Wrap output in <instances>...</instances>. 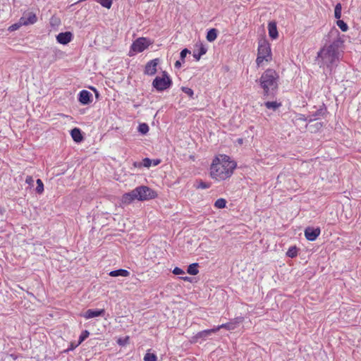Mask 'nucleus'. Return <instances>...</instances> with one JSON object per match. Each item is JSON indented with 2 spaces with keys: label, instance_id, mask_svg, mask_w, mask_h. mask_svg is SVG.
Returning a JSON list of instances; mask_svg holds the SVG:
<instances>
[{
  "label": "nucleus",
  "instance_id": "nucleus-1",
  "mask_svg": "<svg viewBox=\"0 0 361 361\" xmlns=\"http://www.w3.org/2000/svg\"><path fill=\"white\" fill-rule=\"evenodd\" d=\"M235 167V160L213 159L210 166V176L216 181L224 180L231 177Z\"/></svg>",
  "mask_w": 361,
  "mask_h": 361
},
{
  "label": "nucleus",
  "instance_id": "nucleus-2",
  "mask_svg": "<svg viewBox=\"0 0 361 361\" xmlns=\"http://www.w3.org/2000/svg\"><path fill=\"white\" fill-rule=\"evenodd\" d=\"M279 75L271 68L267 69L259 79L260 87L263 89L264 96L274 95L279 87Z\"/></svg>",
  "mask_w": 361,
  "mask_h": 361
},
{
  "label": "nucleus",
  "instance_id": "nucleus-3",
  "mask_svg": "<svg viewBox=\"0 0 361 361\" xmlns=\"http://www.w3.org/2000/svg\"><path fill=\"white\" fill-rule=\"evenodd\" d=\"M156 197H157V193H156L154 190L142 185L135 188L128 193H124L123 197H121V202L125 204H128L135 200L146 201L153 200Z\"/></svg>",
  "mask_w": 361,
  "mask_h": 361
},
{
  "label": "nucleus",
  "instance_id": "nucleus-4",
  "mask_svg": "<svg viewBox=\"0 0 361 361\" xmlns=\"http://www.w3.org/2000/svg\"><path fill=\"white\" fill-rule=\"evenodd\" d=\"M338 46L334 42L320 50L318 53V59L322 60L323 65L330 68L338 61Z\"/></svg>",
  "mask_w": 361,
  "mask_h": 361
},
{
  "label": "nucleus",
  "instance_id": "nucleus-5",
  "mask_svg": "<svg viewBox=\"0 0 361 361\" xmlns=\"http://www.w3.org/2000/svg\"><path fill=\"white\" fill-rule=\"evenodd\" d=\"M271 60V52L269 43L264 39L259 41L257 57L256 63L257 66H262L263 62H269Z\"/></svg>",
  "mask_w": 361,
  "mask_h": 361
},
{
  "label": "nucleus",
  "instance_id": "nucleus-6",
  "mask_svg": "<svg viewBox=\"0 0 361 361\" xmlns=\"http://www.w3.org/2000/svg\"><path fill=\"white\" fill-rule=\"evenodd\" d=\"M171 85V80L166 72H164L162 77H156L152 82L153 87L157 91H163L168 89Z\"/></svg>",
  "mask_w": 361,
  "mask_h": 361
},
{
  "label": "nucleus",
  "instance_id": "nucleus-7",
  "mask_svg": "<svg viewBox=\"0 0 361 361\" xmlns=\"http://www.w3.org/2000/svg\"><path fill=\"white\" fill-rule=\"evenodd\" d=\"M152 42L146 37H139L133 42L131 45V50L134 52H142L148 47L152 44Z\"/></svg>",
  "mask_w": 361,
  "mask_h": 361
},
{
  "label": "nucleus",
  "instance_id": "nucleus-8",
  "mask_svg": "<svg viewBox=\"0 0 361 361\" xmlns=\"http://www.w3.org/2000/svg\"><path fill=\"white\" fill-rule=\"evenodd\" d=\"M243 317H238L233 319H231V322H227L224 324H220L217 326L214 327V329L216 330V331H219L221 329H225L228 331H232L235 329L236 327L238 326L239 324L243 322Z\"/></svg>",
  "mask_w": 361,
  "mask_h": 361
},
{
  "label": "nucleus",
  "instance_id": "nucleus-9",
  "mask_svg": "<svg viewBox=\"0 0 361 361\" xmlns=\"http://www.w3.org/2000/svg\"><path fill=\"white\" fill-rule=\"evenodd\" d=\"M320 228H313V227H307L305 229V238L308 240L309 241H314L315 240L317 237L320 235Z\"/></svg>",
  "mask_w": 361,
  "mask_h": 361
},
{
  "label": "nucleus",
  "instance_id": "nucleus-10",
  "mask_svg": "<svg viewBox=\"0 0 361 361\" xmlns=\"http://www.w3.org/2000/svg\"><path fill=\"white\" fill-rule=\"evenodd\" d=\"M159 62V59H154L149 61L145 66V73L149 75H154L157 72V66Z\"/></svg>",
  "mask_w": 361,
  "mask_h": 361
},
{
  "label": "nucleus",
  "instance_id": "nucleus-11",
  "mask_svg": "<svg viewBox=\"0 0 361 361\" xmlns=\"http://www.w3.org/2000/svg\"><path fill=\"white\" fill-rule=\"evenodd\" d=\"M105 314L104 310H88L84 313L83 317L86 319H90L96 317H102Z\"/></svg>",
  "mask_w": 361,
  "mask_h": 361
},
{
  "label": "nucleus",
  "instance_id": "nucleus-12",
  "mask_svg": "<svg viewBox=\"0 0 361 361\" xmlns=\"http://www.w3.org/2000/svg\"><path fill=\"white\" fill-rule=\"evenodd\" d=\"M71 39L72 34L70 32H61L56 36L57 42L61 44H67Z\"/></svg>",
  "mask_w": 361,
  "mask_h": 361
},
{
  "label": "nucleus",
  "instance_id": "nucleus-13",
  "mask_svg": "<svg viewBox=\"0 0 361 361\" xmlns=\"http://www.w3.org/2000/svg\"><path fill=\"white\" fill-rule=\"evenodd\" d=\"M92 94L87 90H82L79 94V102L84 105L89 104L92 100Z\"/></svg>",
  "mask_w": 361,
  "mask_h": 361
},
{
  "label": "nucleus",
  "instance_id": "nucleus-14",
  "mask_svg": "<svg viewBox=\"0 0 361 361\" xmlns=\"http://www.w3.org/2000/svg\"><path fill=\"white\" fill-rule=\"evenodd\" d=\"M216 331L214 329V328L210 329H207L204 331H199L197 334H195L194 339L195 341H197L199 339L205 340L207 338H209L212 334L216 333Z\"/></svg>",
  "mask_w": 361,
  "mask_h": 361
},
{
  "label": "nucleus",
  "instance_id": "nucleus-15",
  "mask_svg": "<svg viewBox=\"0 0 361 361\" xmlns=\"http://www.w3.org/2000/svg\"><path fill=\"white\" fill-rule=\"evenodd\" d=\"M269 35L271 38L275 39L278 37V30L276 23L274 21H271L268 24Z\"/></svg>",
  "mask_w": 361,
  "mask_h": 361
},
{
  "label": "nucleus",
  "instance_id": "nucleus-16",
  "mask_svg": "<svg viewBox=\"0 0 361 361\" xmlns=\"http://www.w3.org/2000/svg\"><path fill=\"white\" fill-rule=\"evenodd\" d=\"M71 135L73 140L76 142H80L83 140L81 131L78 128L72 129L71 131Z\"/></svg>",
  "mask_w": 361,
  "mask_h": 361
},
{
  "label": "nucleus",
  "instance_id": "nucleus-17",
  "mask_svg": "<svg viewBox=\"0 0 361 361\" xmlns=\"http://www.w3.org/2000/svg\"><path fill=\"white\" fill-rule=\"evenodd\" d=\"M130 273L128 270L120 269L117 270L112 271L109 272V276L112 277H118V276H123V277H128L129 276Z\"/></svg>",
  "mask_w": 361,
  "mask_h": 361
},
{
  "label": "nucleus",
  "instance_id": "nucleus-18",
  "mask_svg": "<svg viewBox=\"0 0 361 361\" xmlns=\"http://www.w3.org/2000/svg\"><path fill=\"white\" fill-rule=\"evenodd\" d=\"M36 20H37V17H36L35 14L32 13H28V17L27 18V19H25V17H23L20 20L21 25L22 24H23V25L33 24L34 23L36 22Z\"/></svg>",
  "mask_w": 361,
  "mask_h": 361
},
{
  "label": "nucleus",
  "instance_id": "nucleus-19",
  "mask_svg": "<svg viewBox=\"0 0 361 361\" xmlns=\"http://www.w3.org/2000/svg\"><path fill=\"white\" fill-rule=\"evenodd\" d=\"M142 161V167L148 168L151 166H158L161 163L160 159H143Z\"/></svg>",
  "mask_w": 361,
  "mask_h": 361
},
{
  "label": "nucleus",
  "instance_id": "nucleus-20",
  "mask_svg": "<svg viewBox=\"0 0 361 361\" xmlns=\"http://www.w3.org/2000/svg\"><path fill=\"white\" fill-rule=\"evenodd\" d=\"M210 186H211L210 183L205 182V181H203L202 180H197L195 183V187L197 189L204 190V189H207V188H209Z\"/></svg>",
  "mask_w": 361,
  "mask_h": 361
},
{
  "label": "nucleus",
  "instance_id": "nucleus-21",
  "mask_svg": "<svg viewBox=\"0 0 361 361\" xmlns=\"http://www.w3.org/2000/svg\"><path fill=\"white\" fill-rule=\"evenodd\" d=\"M198 267H199V265H198V263H197V262L190 264L187 269L188 274H191V275L198 274V273H199Z\"/></svg>",
  "mask_w": 361,
  "mask_h": 361
},
{
  "label": "nucleus",
  "instance_id": "nucleus-22",
  "mask_svg": "<svg viewBox=\"0 0 361 361\" xmlns=\"http://www.w3.org/2000/svg\"><path fill=\"white\" fill-rule=\"evenodd\" d=\"M206 52H207V49L204 47V45L201 44L200 47V49H199V51L198 52L194 51L193 56L196 59V61H199L200 57L202 55L205 54Z\"/></svg>",
  "mask_w": 361,
  "mask_h": 361
},
{
  "label": "nucleus",
  "instance_id": "nucleus-23",
  "mask_svg": "<svg viewBox=\"0 0 361 361\" xmlns=\"http://www.w3.org/2000/svg\"><path fill=\"white\" fill-rule=\"evenodd\" d=\"M264 106L267 109H273L274 111H275L281 106V104L277 102H267L264 103Z\"/></svg>",
  "mask_w": 361,
  "mask_h": 361
},
{
  "label": "nucleus",
  "instance_id": "nucleus-24",
  "mask_svg": "<svg viewBox=\"0 0 361 361\" xmlns=\"http://www.w3.org/2000/svg\"><path fill=\"white\" fill-rule=\"evenodd\" d=\"M217 37V31L216 29L213 28V29H211L208 32H207V39L209 41V42H213L216 39Z\"/></svg>",
  "mask_w": 361,
  "mask_h": 361
},
{
  "label": "nucleus",
  "instance_id": "nucleus-25",
  "mask_svg": "<svg viewBox=\"0 0 361 361\" xmlns=\"http://www.w3.org/2000/svg\"><path fill=\"white\" fill-rule=\"evenodd\" d=\"M227 202L224 198H220L214 203V206L216 209H224Z\"/></svg>",
  "mask_w": 361,
  "mask_h": 361
},
{
  "label": "nucleus",
  "instance_id": "nucleus-26",
  "mask_svg": "<svg viewBox=\"0 0 361 361\" xmlns=\"http://www.w3.org/2000/svg\"><path fill=\"white\" fill-rule=\"evenodd\" d=\"M286 255L288 257L293 258L298 255V249L295 247H290L289 250H287Z\"/></svg>",
  "mask_w": 361,
  "mask_h": 361
},
{
  "label": "nucleus",
  "instance_id": "nucleus-27",
  "mask_svg": "<svg viewBox=\"0 0 361 361\" xmlns=\"http://www.w3.org/2000/svg\"><path fill=\"white\" fill-rule=\"evenodd\" d=\"M144 361H157V356L154 353L147 352L143 357Z\"/></svg>",
  "mask_w": 361,
  "mask_h": 361
},
{
  "label": "nucleus",
  "instance_id": "nucleus-28",
  "mask_svg": "<svg viewBox=\"0 0 361 361\" xmlns=\"http://www.w3.org/2000/svg\"><path fill=\"white\" fill-rule=\"evenodd\" d=\"M36 183H37V187L35 188L36 192H37L39 194H42V192L44 191L43 182L39 178H38L36 180Z\"/></svg>",
  "mask_w": 361,
  "mask_h": 361
},
{
  "label": "nucleus",
  "instance_id": "nucleus-29",
  "mask_svg": "<svg viewBox=\"0 0 361 361\" xmlns=\"http://www.w3.org/2000/svg\"><path fill=\"white\" fill-rule=\"evenodd\" d=\"M341 4L340 3L337 4L335 6L334 17L336 19H340L341 17Z\"/></svg>",
  "mask_w": 361,
  "mask_h": 361
},
{
  "label": "nucleus",
  "instance_id": "nucleus-30",
  "mask_svg": "<svg viewBox=\"0 0 361 361\" xmlns=\"http://www.w3.org/2000/svg\"><path fill=\"white\" fill-rule=\"evenodd\" d=\"M336 25L343 32H346L348 29V25L343 20L338 19Z\"/></svg>",
  "mask_w": 361,
  "mask_h": 361
},
{
  "label": "nucleus",
  "instance_id": "nucleus-31",
  "mask_svg": "<svg viewBox=\"0 0 361 361\" xmlns=\"http://www.w3.org/2000/svg\"><path fill=\"white\" fill-rule=\"evenodd\" d=\"M307 120V118L305 116V115L301 114H298L295 115V116L293 118V122L297 124L299 121H305Z\"/></svg>",
  "mask_w": 361,
  "mask_h": 361
},
{
  "label": "nucleus",
  "instance_id": "nucleus-32",
  "mask_svg": "<svg viewBox=\"0 0 361 361\" xmlns=\"http://www.w3.org/2000/svg\"><path fill=\"white\" fill-rule=\"evenodd\" d=\"M138 131L142 134H146L149 131V126L146 123H141L138 126Z\"/></svg>",
  "mask_w": 361,
  "mask_h": 361
},
{
  "label": "nucleus",
  "instance_id": "nucleus-33",
  "mask_svg": "<svg viewBox=\"0 0 361 361\" xmlns=\"http://www.w3.org/2000/svg\"><path fill=\"white\" fill-rule=\"evenodd\" d=\"M97 2L106 8H110L112 5L111 0H99Z\"/></svg>",
  "mask_w": 361,
  "mask_h": 361
},
{
  "label": "nucleus",
  "instance_id": "nucleus-34",
  "mask_svg": "<svg viewBox=\"0 0 361 361\" xmlns=\"http://www.w3.org/2000/svg\"><path fill=\"white\" fill-rule=\"evenodd\" d=\"M89 336V332L88 331H84L80 334L79 337V344L82 343L86 338H87Z\"/></svg>",
  "mask_w": 361,
  "mask_h": 361
},
{
  "label": "nucleus",
  "instance_id": "nucleus-35",
  "mask_svg": "<svg viewBox=\"0 0 361 361\" xmlns=\"http://www.w3.org/2000/svg\"><path fill=\"white\" fill-rule=\"evenodd\" d=\"M182 91L187 94L188 96H190V97H192L193 96V90L191 89V88H189V87H182Z\"/></svg>",
  "mask_w": 361,
  "mask_h": 361
},
{
  "label": "nucleus",
  "instance_id": "nucleus-36",
  "mask_svg": "<svg viewBox=\"0 0 361 361\" xmlns=\"http://www.w3.org/2000/svg\"><path fill=\"white\" fill-rule=\"evenodd\" d=\"M172 273L174 275H180V274H184L185 271L183 270V269H180L179 267H175V268H173Z\"/></svg>",
  "mask_w": 361,
  "mask_h": 361
},
{
  "label": "nucleus",
  "instance_id": "nucleus-37",
  "mask_svg": "<svg viewBox=\"0 0 361 361\" xmlns=\"http://www.w3.org/2000/svg\"><path fill=\"white\" fill-rule=\"evenodd\" d=\"M190 53V51L188 49H184L180 51V57L182 61H184L187 54Z\"/></svg>",
  "mask_w": 361,
  "mask_h": 361
},
{
  "label": "nucleus",
  "instance_id": "nucleus-38",
  "mask_svg": "<svg viewBox=\"0 0 361 361\" xmlns=\"http://www.w3.org/2000/svg\"><path fill=\"white\" fill-rule=\"evenodd\" d=\"M25 183L29 185H33V178L31 176H27V178H25Z\"/></svg>",
  "mask_w": 361,
  "mask_h": 361
},
{
  "label": "nucleus",
  "instance_id": "nucleus-39",
  "mask_svg": "<svg viewBox=\"0 0 361 361\" xmlns=\"http://www.w3.org/2000/svg\"><path fill=\"white\" fill-rule=\"evenodd\" d=\"M133 165H134V167L135 168L140 169L142 167V161H135L134 164H133Z\"/></svg>",
  "mask_w": 361,
  "mask_h": 361
},
{
  "label": "nucleus",
  "instance_id": "nucleus-40",
  "mask_svg": "<svg viewBox=\"0 0 361 361\" xmlns=\"http://www.w3.org/2000/svg\"><path fill=\"white\" fill-rule=\"evenodd\" d=\"M20 25L18 24H14L13 25H11L10 27H9V30H17L18 28H19Z\"/></svg>",
  "mask_w": 361,
  "mask_h": 361
},
{
  "label": "nucleus",
  "instance_id": "nucleus-41",
  "mask_svg": "<svg viewBox=\"0 0 361 361\" xmlns=\"http://www.w3.org/2000/svg\"><path fill=\"white\" fill-rule=\"evenodd\" d=\"M180 279L184 281H188V282H190L191 281L190 276H180Z\"/></svg>",
  "mask_w": 361,
  "mask_h": 361
},
{
  "label": "nucleus",
  "instance_id": "nucleus-42",
  "mask_svg": "<svg viewBox=\"0 0 361 361\" xmlns=\"http://www.w3.org/2000/svg\"><path fill=\"white\" fill-rule=\"evenodd\" d=\"M324 113V110L322 109H320L318 111H317V112L314 114V116H321V115H323Z\"/></svg>",
  "mask_w": 361,
  "mask_h": 361
},
{
  "label": "nucleus",
  "instance_id": "nucleus-43",
  "mask_svg": "<svg viewBox=\"0 0 361 361\" xmlns=\"http://www.w3.org/2000/svg\"><path fill=\"white\" fill-rule=\"evenodd\" d=\"M174 66L175 68H180L181 67V62L180 61H176Z\"/></svg>",
  "mask_w": 361,
  "mask_h": 361
},
{
  "label": "nucleus",
  "instance_id": "nucleus-44",
  "mask_svg": "<svg viewBox=\"0 0 361 361\" xmlns=\"http://www.w3.org/2000/svg\"><path fill=\"white\" fill-rule=\"evenodd\" d=\"M316 129H319L322 127V123L321 122H317L314 125Z\"/></svg>",
  "mask_w": 361,
  "mask_h": 361
},
{
  "label": "nucleus",
  "instance_id": "nucleus-45",
  "mask_svg": "<svg viewBox=\"0 0 361 361\" xmlns=\"http://www.w3.org/2000/svg\"><path fill=\"white\" fill-rule=\"evenodd\" d=\"M6 212V209L4 207H0V216H3Z\"/></svg>",
  "mask_w": 361,
  "mask_h": 361
},
{
  "label": "nucleus",
  "instance_id": "nucleus-46",
  "mask_svg": "<svg viewBox=\"0 0 361 361\" xmlns=\"http://www.w3.org/2000/svg\"><path fill=\"white\" fill-rule=\"evenodd\" d=\"M238 142L239 143H242L243 142V140L242 139H238Z\"/></svg>",
  "mask_w": 361,
  "mask_h": 361
},
{
  "label": "nucleus",
  "instance_id": "nucleus-47",
  "mask_svg": "<svg viewBox=\"0 0 361 361\" xmlns=\"http://www.w3.org/2000/svg\"><path fill=\"white\" fill-rule=\"evenodd\" d=\"M73 349V345H71V348H70V350H72Z\"/></svg>",
  "mask_w": 361,
  "mask_h": 361
},
{
  "label": "nucleus",
  "instance_id": "nucleus-48",
  "mask_svg": "<svg viewBox=\"0 0 361 361\" xmlns=\"http://www.w3.org/2000/svg\"><path fill=\"white\" fill-rule=\"evenodd\" d=\"M73 349V345H71V348H70V350H72Z\"/></svg>",
  "mask_w": 361,
  "mask_h": 361
},
{
  "label": "nucleus",
  "instance_id": "nucleus-49",
  "mask_svg": "<svg viewBox=\"0 0 361 361\" xmlns=\"http://www.w3.org/2000/svg\"><path fill=\"white\" fill-rule=\"evenodd\" d=\"M224 158H229V157L228 156L225 155Z\"/></svg>",
  "mask_w": 361,
  "mask_h": 361
}]
</instances>
